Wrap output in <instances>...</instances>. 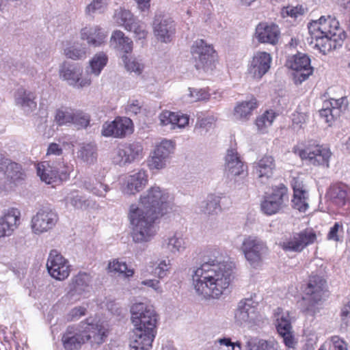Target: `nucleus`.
Masks as SVG:
<instances>
[{"label":"nucleus","instance_id":"7ed1b4c3","mask_svg":"<svg viewBox=\"0 0 350 350\" xmlns=\"http://www.w3.org/2000/svg\"><path fill=\"white\" fill-rule=\"evenodd\" d=\"M131 313L135 329L130 347L134 350H148L157 333V314L153 306L141 302L131 306Z\"/></svg>","mask_w":350,"mask_h":350},{"label":"nucleus","instance_id":"774afa93","mask_svg":"<svg viewBox=\"0 0 350 350\" xmlns=\"http://www.w3.org/2000/svg\"><path fill=\"white\" fill-rule=\"evenodd\" d=\"M126 109L128 114L137 115L141 112L142 105L138 100H133L127 105Z\"/></svg>","mask_w":350,"mask_h":350},{"label":"nucleus","instance_id":"5fc2aeb1","mask_svg":"<svg viewBox=\"0 0 350 350\" xmlns=\"http://www.w3.org/2000/svg\"><path fill=\"white\" fill-rule=\"evenodd\" d=\"M319 350H326L325 345L321 346ZM329 350H347V344L338 336H334L330 338Z\"/></svg>","mask_w":350,"mask_h":350},{"label":"nucleus","instance_id":"0e129e2a","mask_svg":"<svg viewBox=\"0 0 350 350\" xmlns=\"http://www.w3.org/2000/svg\"><path fill=\"white\" fill-rule=\"evenodd\" d=\"M167 159L164 157H159L153 152V155L148 161V165L151 169H162L166 165Z\"/></svg>","mask_w":350,"mask_h":350},{"label":"nucleus","instance_id":"603ef678","mask_svg":"<svg viewBox=\"0 0 350 350\" xmlns=\"http://www.w3.org/2000/svg\"><path fill=\"white\" fill-rule=\"evenodd\" d=\"M90 122V116L83 111H75L72 123L79 129L86 128Z\"/></svg>","mask_w":350,"mask_h":350},{"label":"nucleus","instance_id":"c756f323","mask_svg":"<svg viewBox=\"0 0 350 350\" xmlns=\"http://www.w3.org/2000/svg\"><path fill=\"white\" fill-rule=\"evenodd\" d=\"M82 329L79 326H68L64 333L62 341L66 350H77L84 344Z\"/></svg>","mask_w":350,"mask_h":350},{"label":"nucleus","instance_id":"69168bd1","mask_svg":"<svg viewBox=\"0 0 350 350\" xmlns=\"http://www.w3.org/2000/svg\"><path fill=\"white\" fill-rule=\"evenodd\" d=\"M342 232V225L339 222H336L334 226L330 228L327 235V239L329 241H340V235L339 231Z\"/></svg>","mask_w":350,"mask_h":350},{"label":"nucleus","instance_id":"aec40b11","mask_svg":"<svg viewBox=\"0 0 350 350\" xmlns=\"http://www.w3.org/2000/svg\"><path fill=\"white\" fill-rule=\"evenodd\" d=\"M289 68L296 71L295 77L299 83L306 80L313 72L310 66V59L304 53H298L293 57V59L288 62Z\"/></svg>","mask_w":350,"mask_h":350},{"label":"nucleus","instance_id":"864d4df0","mask_svg":"<svg viewBox=\"0 0 350 350\" xmlns=\"http://www.w3.org/2000/svg\"><path fill=\"white\" fill-rule=\"evenodd\" d=\"M126 29L129 31H133L139 40L144 39L147 36V31L145 29L144 25L136 20L131 23L129 27Z\"/></svg>","mask_w":350,"mask_h":350},{"label":"nucleus","instance_id":"79ce46f5","mask_svg":"<svg viewBox=\"0 0 350 350\" xmlns=\"http://www.w3.org/2000/svg\"><path fill=\"white\" fill-rule=\"evenodd\" d=\"M220 211V198L213 195L208 196L207 200L203 202L201 206V211L204 214L217 213Z\"/></svg>","mask_w":350,"mask_h":350},{"label":"nucleus","instance_id":"473e14b6","mask_svg":"<svg viewBox=\"0 0 350 350\" xmlns=\"http://www.w3.org/2000/svg\"><path fill=\"white\" fill-rule=\"evenodd\" d=\"M14 98L16 105L20 106L26 113H30L36 108V94L33 92L20 88L15 92Z\"/></svg>","mask_w":350,"mask_h":350},{"label":"nucleus","instance_id":"2f4dec72","mask_svg":"<svg viewBox=\"0 0 350 350\" xmlns=\"http://www.w3.org/2000/svg\"><path fill=\"white\" fill-rule=\"evenodd\" d=\"M148 183V175L145 171L140 170L130 175L126 180L123 193L126 195H134L142 191Z\"/></svg>","mask_w":350,"mask_h":350},{"label":"nucleus","instance_id":"58836bf2","mask_svg":"<svg viewBox=\"0 0 350 350\" xmlns=\"http://www.w3.org/2000/svg\"><path fill=\"white\" fill-rule=\"evenodd\" d=\"M246 347L247 350H277L278 346L273 338L265 340L252 338L247 342Z\"/></svg>","mask_w":350,"mask_h":350},{"label":"nucleus","instance_id":"de8ad7c7","mask_svg":"<svg viewBox=\"0 0 350 350\" xmlns=\"http://www.w3.org/2000/svg\"><path fill=\"white\" fill-rule=\"evenodd\" d=\"M64 53L68 58L75 60L82 59L86 57V50L81 45H75L65 49Z\"/></svg>","mask_w":350,"mask_h":350},{"label":"nucleus","instance_id":"c9c22d12","mask_svg":"<svg viewBox=\"0 0 350 350\" xmlns=\"http://www.w3.org/2000/svg\"><path fill=\"white\" fill-rule=\"evenodd\" d=\"M77 157L87 164H94L97 161L98 148L94 142L80 144L77 151Z\"/></svg>","mask_w":350,"mask_h":350},{"label":"nucleus","instance_id":"a18cd8bd","mask_svg":"<svg viewBox=\"0 0 350 350\" xmlns=\"http://www.w3.org/2000/svg\"><path fill=\"white\" fill-rule=\"evenodd\" d=\"M115 18L116 22L120 25L124 27L125 29L129 27V25L132 23L135 18L133 17L132 13L125 9H120L116 11Z\"/></svg>","mask_w":350,"mask_h":350},{"label":"nucleus","instance_id":"b1692460","mask_svg":"<svg viewBox=\"0 0 350 350\" xmlns=\"http://www.w3.org/2000/svg\"><path fill=\"white\" fill-rule=\"evenodd\" d=\"M275 167V160L272 156L265 155L253 165V173L259 182L266 184L273 176Z\"/></svg>","mask_w":350,"mask_h":350},{"label":"nucleus","instance_id":"bb28decb","mask_svg":"<svg viewBox=\"0 0 350 350\" xmlns=\"http://www.w3.org/2000/svg\"><path fill=\"white\" fill-rule=\"evenodd\" d=\"M277 325L276 328L278 334L282 337L286 346L293 347L294 339L291 332V325L288 312H284L280 308L277 309Z\"/></svg>","mask_w":350,"mask_h":350},{"label":"nucleus","instance_id":"423d86ee","mask_svg":"<svg viewBox=\"0 0 350 350\" xmlns=\"http://www.w3.org/2000/svg\"><path fill=\"white\" fill-rule=\"evenodd\" d=\"M37 174L42 181L46 184H53L68 180L70 176V169L60 163L54 165L49 161H44L38 164Z\"/></svg>","mask_w":350,"mask_h":350},{"label":"nucleus","instance_id":"680f3d73","mask_svg":"<svg viewBox=\"0 0 350 350\" xmlns=\"http://www.w3.org/2000/svg\"><path fill=\"white\" fill-rule=\"evenodd\" d=\"M281 13L284 17L287 16L296 18L304 14V9L301 6H287L282 10Z\"/></svg>","mask_w":350,"mask_h":350},{"label":"nucleus","instance_id":"393cba45","mask_svg":"<svg viewBox=\"0 0 350 350\" xmlns=\"http://www.w3.org/2000/svg\"><path fill=\"white\" fill-rule=\"evenodd\" d=\"M174 23L170 18L156 16L153 23L154 32L158 40L163 42L172 40L175 32Z\"/></svg>","mask_w":350,"mask_h":350},{"label":"nucleus","instance_id":"f3484780","mask_svg":"<svg viewBox=\"0 0 350 350\" xmlns=\"http://www.w3.org/2000/svg\"><path fill=\"white\" fill-rule=\"evenodd\" d=\"M91 277L86 273H79L72 278L70 290L65 295V299L70 303L79 300L81 296L90 292Z\"/></svg>","mask_w":350,"mask_h":350},{"label":"nucleus","instance_id":"09e8293b","mask_svg":"<svg viewBox=\"0 0 350 350\" xmlns=\"http://www.w3.org/2000/svg\"><path fill=\"white\" fill-rule=\"evenodd\" d=\"M174 150L172 142L170 140H163L154 150V152L159 157H164L166 159Z\"/></svg>","mask_w":350,"mask_h":350},{"label":"nucleus","instance_id":"e433bc0d","mask_svg":"<svg viewBox=\"0 0 350 350\" xmlns=\"http://www.w3.org/2000/svg\"><path fill=\"white\" fill-rule=\"evenodd\" d=\"M257 103L255 98L239 103L234 109L233 116L235 119L245 121L249 119L252 111L256 108Z\"/></svg>","mask_w":350,"mask_h":350},{"label":"nucleus","instance_id":"20e7f679","mask_svg":"<svg viewBox=\"0 0 350 350\" xmlns=\"http://www.w3.org/2000/svg\"><path fill=\"white\" fill-rule=\"evenodd\" d=\"M326 291L325 280L319 275L311 276L305 289L306 297L300 302L301 310L307 314L314 315L317 312L316 304L321 300Z\"/></svg>","mask_w":350,"mask_h":350},{"label":"nucleus","instance_id":"412c9836","mask_svg":"<svg viewBox=\"0 0 350 350\" xmlns=\"http://www.w3.org/2000/svg\"><path fill=\"white\" fill-rule=\"evenodd\" d=\"M0 172L5 175L8 180L14 184L23 180L25 177L21 165L1 153H0Z\"/></svg>","mask_w":350,"mask_h":350},{"label":"nucleus","instance_id":"37998d69","mask_svg":"<svg viewBox=\"0 0 350 350\" xmlns=\"http://www.w3.org/2000/svg\"><path fill=\"white\" fill-rule=\"evenodd\" d=\"M107 57L103 53L96 54L90 62V72L98 76L107 62Z\"/></svg>","mask_w":350,"mask_h":350},{"label":"nucleus","instance_id":"1a4fd4ad","mask_svg":"<svg viewBox=\"0 0 350 350\" xmlns=\"http://www.w3.org/2000/svg\"><path fill=\"white\" fill-rule=\"evenodd\" d=\"M224 161L225 175L230 180L234 179L236 187L241 188L240 183L236 180V177L241 176L245 177L247 176V173L245 172V165L237 150L232 148H228Z\"/></svg>","mask_w":350,"mask_h":350},{"label":"nucleus","instance_id":"6e6d98bb","mask_svg":"<svg viewBox=\"0 0 350 350\" xmlns=\"http://www.w3.org/2000/svg\"><path fill=\"white\" fill-rule=\"evenodd\" d=\"M340 320V329H347L350 325V301L341 308Z\"/></svg>","mask_w":350,"mask_h":350},{"label":"nucleus","instance_id":"6ab92c4d","mask_svg":"<svg viewBox=\"0 0 350 350\" xmlns=\"http://www.w3.org/2000/svg\"><path fill=\"white\" fill-rule=\"evenodd\" d=\"M60 76L66 80L70 85L76 88H83L91 83V79L85 77L82 78V69L76 64H70L64 62L59 70Z\"/></svg>","mask_w":350,"mask_h":350},{"label":"nucleus","instance_id":"4d7b16f0","mask_svg":"<svg viewBox=\"0 0 350 350\" xmlns=\"http://www.w3.org/2000/svg\"><path fill=\"white\" fill-rule=\"evenodd\" d=\"M215 119L213 116H208L205 118H198V120L196 124V129H201L202 131H208L215 122Z\"/></svg>","mask_w":350,"mask_h":350},{"label":"nucleus","instance_id":"5701e85b","mask_svg":"<svg viewBox=\"0 0 350 350\" xmlns=\"http://www.w3.org/2000/svg\"><path fill=\"white\" fill-rule=\"evenodd\" d=\"M255 36L258 42L275 45L280 37V31L275 23H260L256 27Z\"/></svg>","mask_w":350,"mask_h":350},{"label":"nucleus","instance_id":"13d9d810","mask_svg":"<svg viewBox=\"0 0 350 350\" xmlns=\"http://www.w3.org/2000/svg\"><path fill=\"white\" fill-rule=\"evenodd\" d=\"M307 198V193L304 195H293V199L292 200V202L293 204L294 208L299 210L301 212H304L308 206V204L306 202Z\"/></svg>","mask_w":350,"mask_h":350},{"label":"nucleus","instance_id":"ddd939ff","mask_svg":"<svg viewBox=\"0 0 350 350\" xmlns=\"http://www.w3.org/2000/svg\"><path fill=\"white\" fill-rule=\"evenodd\" d=\"M316 241V232L312 229H306L295 233L288 240L282 243V247L285 251L300 252Z\"/></svg>","mask_w":350,"mask_h":350},{"label":"nucleus","instance_id":"9b49d317","mask_svg":"<svg viewBox=\"0 0 350 350\" xmlns=\"http://www.w3.org/2000/svg\"><path fill=\"white\" fill-rule=\"evenodd\" d=\"M133 131L132 120L126 117H117L111 122L103 125L102 135L105 137L122 138Z\"/></svg>","mask_w":350,"mask_h":350},{"label":"nucleus","instance_id":"7c9ffc66","mask_svg":"<svg viewBox=\"0 0 350 350\" xmlns=\"http://www.w3.org/2000/svg\"><path fill=\"white\" fill-rule=\"evenodd\" d=\"M327 196L334 204L342 206L350 201V189L345 184L336 183L329 187Z\"/></svg>","mask_w":350,"mask_h":350},{"label":"nucleus","instance_id":"c03bdc74","mask_svg":"<svg viewBox=\"0 0 350 350\" xmlns=\"http://www.w3.org/2000/svg\"><path fill=\"white\" fill-rule=\"evenodd\" d=\"M83 187L86 190L100 197L105 196V193L109 190V188L107 185H104L100 182H97L96 184H94L87 178L83 180Z\"/></svg>","mask_w":350,"mask_h":350},{"label":"nucleus","instance_id":"4be33fe9","mask_svg":"<svg viewBox=\"0 0 350 350\" xmlns=\"http://www.w3.org/2000/svg\"><path fill=\"white\" fill-rule=\"evenodd\" d=\"M347 106L346 97L331 99L324 102L323 109L319 111L320 116L325 118L326 122L330 123L339 118L347 110Z\"/></svg>","mask_w":350,"mask_h":350},{"label":"nucleus","instance_id":"9d476101","mask_svg":"<svg viewBox=\"0 0 350 350\" xmlns=\"http://www.w3.org/2000/svg\"><path fill=\"white\" fill-rule=\"evenodd\" d=\"M58 221L57 213L49 206L42 207L31 219V227L36 233L52 229Z\"/></svg>","mask_w":350,"mask_h":350},{"label":"nucleus","instance_id":"0eeeda50","mask_svg":"<svg viewBox=\"0 0 350 350\" xmlns=\"http://www.w3.org/2000/svg\"><path fill=\"white\" fill-rule=\"evenodd\" d=\"M191 52L197 70L208 71L212 69L215 62V51L213 47L205 44L203 40H198L192 45Z\"/></svg>","mask_w":350,"mask_h":350},{"label":"nucleus","instance_id":"72a5a7b5","mask_svg":"<svg viewBox=\"0 0 350 350\" xmlns=\"http://www.w3.org/2000/svg\"><path fill=\"white\" fill-rule=\"evenodd\" d=\"M19 217L20 212L18 209L11 208L0 218V238L11 234L16 227Z\"/></svg>","mask_w":350,"mask_h":350},{"label":"nucleus","instance_id":"2eb2a0df","mask_svg":"<svg viewBox=\"0 0 350 350\" xmlns=\"http://www.w3.org/2000/svg\"><path fill=\"white\" fill-rule=\"evenodd\" d=\"M49 273L55 279L63 280L68 278L70 273L69 265L57 250H51L46 262Z\"/></svg>","mask_w":350,"mask_h":350},{"label":"nucleus","instance_id":"c85d7f7f","mask_svg":"<svg viewBox=\"0 0 350 350\" xmlns=\"http://www.w3.org/2000/svg\"><path fill=\"white\" fill-rule=\"evenodd\" d=\"M79 327L83 330L84 343L90 340L92 344L100 345L107 337V329L101 325L81 323Z\"/></svg>","mask_w":350,"mask_h":350},{"label":"nucleus","instance_id":"e2e57ef3","mask_svg":"<svg viewBox=\"0 0 350 350\" xmlns=\"http://www.w3.org/2000/svg\"><path fill=\"white\" fill-rule=\"evenodd\" d=\"M107 5L105 0H93L86 8V12L89 14H93L96 12H101Z\"/></svg>","mask_w":350,"mask_h":350},{"label":"nucleus","instance_id":"4468645a","mask_svg":"<svg viewBox=\"0 0 350 350\" xmlns=\"http://www.w3.org/2000/svg\"><path fill=\"white\" fill-rule=\"evenodd\" d=\"M258 302L252 297L241 299L234 312L235 323L243 325L253 322L258 316Z\"/></svg>","mask_w":350,"mask_h":350},{"label":"nucleus","instance_id":"ea45409f","mask_svg":"<svg viewBox=\"0 0 350 350\" xmlns=\"http://www.w3.org/2000/svg\"><path fill=\"white\" fill-rule=\"evenodd\" d=\"M162 247L172 254H176L185 250L186 248V243L181 235L175 234L172 237L165 239L162 244Z\"/></svg>","mask_w":350,"mask_h":350},{"label":"nucleus","instance_id":"f8f14e48","mask_svg":"<svg viewBox=\"0 0 350 350\" xmlns=\"http://www.w3.org/2000/svg\"><path fill=\"white\" fill-rule=\"evenodd\" d=\"M345 31L340 27L330 29V33H324L322 36L317 38L315 46L319 49L320 52L325 55L333 49H336L338 46H341L344 40L346 38Z\"/></svg>","mask_w":350,"mask_h":350},{"label":"nucleus","instance_id":"052dcab7","mask_svg":"<svg viewBox=\"0 0 350 350\" xmlns=\"http://www.w3.org/2000/svg\"><path fill=\"white\" fill-rule=\"evenodd\" d=\"M189 96L193 101L209 99V94L205 89L189 88Z\"/></svg>","mask_w":350,"mask_h":350},{"label":"nucleus","instance_id":"a19ab883","mask_svg":"<svg viewBox=\"0 0 350 350\" xmlns=\"http://www.w3.org/2000/svg\"><path fill=\"white\" fill-rule=\"evenodd\" d=\"M64 202L66 204H70L71 206L79 209H85L90 205L89 201L84 199L75 190L66 194L64 197Z\"/></svg>","mask_w":350,"mask_h":350},{"label":"nucleus","instance_id":"6e6552de","mask_svg":"<svg viewBox=\"0 0 350 350\" xmlns=\"http://www.w3.org/2000/svg\"><path fill=\"white\" fill-rule=\"evenodd\" d=\"M287 193L288 189L283 184L273 189L272 193L265 196L260 204L262 211L268 215L278 213L288 200Z\"/></svg>","mask_w":350,"mask_h":350},{"label":"nucleus","instance_id":"f704fd0d","mask_svg":"<svg viewBox=\"0 0 350 350\" xmlns=\"http://www.w3.org/2000/svg\"><path fill=\"white\" fill-rule=\"evenodd\" d=\"M81 36L90 46L96 47L105 42L107 35L101 28L95 26L82 29Z\"/></svg>","mask_w":350,"mask_h":350},{"label":"nucleus","instance_id":"4c0bfd02","mask_svg":"<svg viewBox=\"0 0 350 350\" xmlns=\"http://www.w3.org/2000/svg\"><path fill=\"white\" fill-rule=\"evenodd\" d=\"M111 44L115 49L125 53H131L133 49V41L124 36V33L119 30L113 33Z\"/></svg>","mask_w":350,"mask_h":350},{"label":"nucleus","instance_id":"a211bd4d","mask_svg":"<svg viewBox=\"0 0 350 350\" xmlns=\"http://www.w3.org/2000/svg\"><path fill=\"white\" fill-rule=\"evenodd\" d=\"M301 159H306L314 165H325L329 167V150L319 145H310L299 151Z\"/></svg>","mask_w":350,"mask_h":350},{"label":"nucleus","instance_id":"39448f33","mask_svg":"<svg viewBox=\"0 0 350 350\" xmlns=\"http://www.w3.org/2000/svg\"><path fill=\"white\" fill-rule=\"evenodd\" d=\"M241 250L246 260L253 268L260 267L264 257L268 254L266 243L260 239L252 236H248L243 239Z\"/></svg>","mask_w":350,"mask_h":350},{"label":"nucleus","instance_id":"3c124183","mask_svg":"<svg viewBox=\"0 0 350 350\" xmlns=\"http://www.w3.org/2000/svg\"><path fill=\"white\" fill-rule=\"evenodd\" d=\"M75 111L70 109H61L56 112L55 120L59 124L72 123Z\"/></svg>","mask_w":350,"mask_h":350},{"label":"nucleus","instance_id":"a878e982","mask_svg":"<svg viewBox=\"0 0 350 350\" xmlns=\"http://www.w3.org/2000/svg\"><path fill=\"white\" fill-rule=\"evenodd\" d=\"M339 22L331 16H322L318 21H314L308 25V31L312 39H317L324 33H330V29L338 27Z\"/></svg>","mask_w":350,"mask_h":350},{"label":"nucleus","instance_id":"338daca9","mask_svg":"<svg viewBox=\"0 0 350 350\" xmlns=\"http://www.w3.org/2000/svg\"><path fill=\"white\" fill-rule=\"evenodd\" d=\"M123 58H124V61L125 62V67L129 71L135 72L138 74L141 73L143 69V65L142 64L136 60H129V62H126V59H127V57L126 56H123Z\"/></svg>","mask_w":350,"mask_h":350},{"label":"nucleus","instance_id":"cd10ccee","mask_svg":"<svg viewBox=\"0 0 350 350\" xmlns=\"http://www.w3.org/2000/svg\"><path fill=\"white\" fill-rule=\"evenodd\" d=\"M271 55L266 52L256 53L248 68L249 74L253 78L260 79L270 68Z\"/></svg>","mask_w":350,"mask_h":350},{"label":"nucleus","instance_id":"dca6fc26","mask_svg":"<svg viewBox=\"0 0 350 350\" xmlns=\"http://www.w3.org/2000/svg\"><path fill=\"white\" fill-rule=\"evenodd\" d=\"M143 148L138 142L119 146L114 152L113 162L120 166L131 163L142 153Z\"/></svg>","mask_w":350,"mask_h":350},{"label":"nucleus","instance_id":"f257e3e1","mask_svg":"<svg viewBox=\"0 0 350 350\" xmlns=\"http://www.w3.org/2000/svg\"><path fill=\"white\" fill-rule=\"evenodd\" d=\"M170 200L167 193L152 186L141 195L140 206L131 205L129 219L135 243H146L153 239L157 233L156 221L172 208Z\"/></svg>","mask_w":350,"mask_h":350},{"label":"nucleus","instance_id":"8fccbe9b","mask_svg":"<svg viewBox=\"0 0 350 350\" xmlns=\"http://www.w3.org/2000/svg\"><path fill=\"white\" fill-rule=\"evenodd\" d=\"M275 118V113L273 111H267L262 116L256 120V125L258 130L264 131V129L271 126Z\"/></svg>","mask_w":350,"mask_h":350},{"label":"nucleus","instance_id":"bf43d9fd","mask_svg":"<svg viewBox=\"0 0 350 350\" xmlns=\"http://www.w3.org/2000/svg\"><path fill=\"white\" fill-rule=\"evenodd\" d=\"M176 113L169 111H163L159 115L160 124L162 126L171 125V129H174Z\"/></svg>","mask_w":350,"mask_h":350},{"label":"nucleus","instance_id":"49530a36","mask_svg":"<svg viewBox=\"0 0 350 350\" xmlns=\"http://www.w3.org/2000/svg\"><path fill=\"white\" fill-rule=\"evenodd\" d=\"M107 269L110 272L120 273L124 274L126 277H131L133 275V269H128L125 262H120L117 260H113L108 265Z\"/></svg>","mask_w":350,"mask_h":350},{"label":"nucleus","instance_id":"f03ea898","mask_svg":"<svg viewBox=\"0 0 350 350\" xmlns=\"http://www.w3.org/2000/svg\"><path fill=\"white\" fill-rule=\"evenodd\" d=\"M232 275L231 264L221 261L215 255H205L201 265L193 271V285L203 298H218L228 287Z\"/></svg>","mask_w":350,"mask_h":350}]
</instances>
